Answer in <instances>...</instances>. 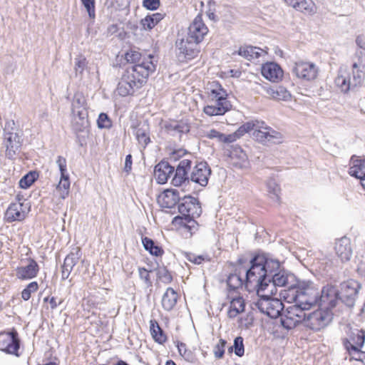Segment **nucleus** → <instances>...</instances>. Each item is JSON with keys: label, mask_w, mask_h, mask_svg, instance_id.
Listing matches in <instances>:
<instances>
[{"label": "nucleus", "mask_w": 365, "mask_h": 365, "mask_svg": "<svg viewBox=\"0 0 365 365\" xmlns=\"http://www.w3.org/2000/svg\"><path fill=\"white\" fill-rule=\"evenodd\" d=\"M264 260L265 262H262V264L265 272V281L269 283L270 282V278L272 277V274L279 271L280 264L278 260L267 257L264 255Z\"/></svg>", "instance_id": "473e14b6"}, {"label": "nucleus", "mask_w": 365, "mask_h": 365, "mask_svg": "<svg viewBox=\"0 0 365 365\" xmlns=\"http://www.w3.org/2000/svg\"><path fill=\"white\" fill-rule=\"evenodd\" d=\"M267 187L269 193L273 195V197H272L275 201L278 202L279 200V192L280 191L279 185L276 183V182L274 180L270 179L267 182Z\"/></svg>", "instance_id": "864d4df0"}, {"label": "nucleus", "mask_w": 365, "mask_h": 365, "mask_svg": "<svg viewBox=\"0 0 365 365\" xmlns=\"http://www.w3.org/2000/svg\"><path fill=\"white\" fill-rule=\"evenodd\" d=\"M160 5V0H143V6L148 10H156Z\"/></svg>", "instance_id": "0e129e2a"}, {"label": "nucleus", "mask_w": 365, "mask_h": 365, "mask_svg": "<svg viewBox=\"0 0 365 365\" xmlns=\"http://www.w3.org/2000/svg\"><path fill=\"white\" fill-rule=\"evenodd\" d=\"M38 289V284L36 282H30L21 292V297L27 301L31 298V294L36 292Z\"/></svg>", "instance_id": "603ef678"}, {"label": "nucleus", "mask_w": 365, "mask_h": 365, "mask_svg": "<svg viewBox=\"0 0 365 365\" xmlns=\"http://www.w3.org/2000/svg\"><path fill=\"white\" fill-rule=\"evenodd\" d=\"M262 75L272 82H278L282 78L283 71L278 64L270 62L262 66Z\"/></svg>", "instance_id": "bb28decb"}, {"label": "nucleus", "mask_w": 365, "mask_h": 365, "mask_svg": "<svg viewBox=\"0 0 365 365\" xmlns=\"http://www.w3.org/2000/svg\"><path fill=\"white\" fill-rule=\"evenodd\" d=\"M154 57L150 56L140 63H137L126 68L118 84L116 91L121 96L132 95L136 89L140 88L146 82L149 75L155 70Z\"/></svg>", "instance_id": "f257e3e1"}, {"label": "nucleus", "mask_w": 365, "mask_h": 365, "mask_svg": "<svg viewBox=\"0 0 365 365\" xmlns=\"http://www.w3.org/2000/svg\"><path fill=\"white\" fill-rule=\"evenodd\" d=\"M149 55L147 58H141V54L138 51L130 50L125 53V60L131 63L137 64L140 63L144 59H148L150 57Z\"/></svg>", "instance_id": "3c124183"}, {"label": "nucleus", "mask_w": 365, "mask_h": 365, "mask_svg": "<svg viewBox=\"0 0 365 365\" xmlns=\"http://www.w3.org/2000/svg\"><path fill=\"white\" fill-rule=\"evenodd\" d=\"M270 295L259 296L260 298L256 302L255 306L262 313L275 319L281 314L284 305L281 300L271 298Z\"/></svg>", "instance_id": "9d476101"}, {"label": "nucleus", "mask_w": 365, "mask_h": 365, "mask_svg": "<svg viewBox=\"0 0 365 365\" xmlns=\"http://www.w3.org/2000/svg\"><path fill=\"white\" fill-rule=\"evenodd\" d=\"M81 2L87 10L89 17L94 19L96 16L95 0H81Z\"/></svg>", "instance_id": "bf43d9fd"}, {"label": "nucleus", "mask_w": 365, "mask_h": 365, "mask_svg": "<svg viewBox=\"0 0 365 365\" xmlns=\"http://www.w3.org/2000/svg\"><path fill=\"white\" fill-rule=\"evenodd\" d=\"M56 163L58 166V168L61 172V177L63 176H68L67 174V169H66V160L62 156H58V159L56 160Z\"/></svg>", "instance_id": "e2e57ef3"}, {"label": "nucleus", "mask_w": 365, "mask_h": 365, "mask_svg": "<svg viewBox=\"0 0 365 365\" xmlns=\"http://www.w3.org/2000/svg\"><path fill=\"white\" fill-rule=\"evenodd\" d=\"M150 329L155 341L160 344H163L167 341L165 332L155 320L150 321Z\"/></svg>", "instance_id": "c9c22d12"}, {"label": "nucleus", "mask_w": 365, "mask_h": 365, "mask_svg": "<svg viewBox=\"0 0 365 365\" xmlns=\"http://www.w3.org/2000/svg\"><path fill=\"white\" fill-rule=\"evenodd\" d=\"M28 264L24 266L17 267L16 276L21 280H28L36 277L39 272V266L32 258L26 259Z\"/></svg>", "instance_id": "412c9836"}, {"label": "nucleus", "mask_w": 365, "mask_h": 365, "mask_svg": "<svg viewBox=\"0 0 365 365\" xmlns=\"http://www.w3.org/2000/svg\"><path fill=\"white\" fill-rule=\"evenodd\" d=\"M208 33V28L203 22L202 14H199L188 27L187 36L190 41L200 43Z\"/></svg>", "instance_id": "f3484780"}, {"label": "nucleus", "mask_w": 365, "mask_h": 365, "mask_svg": "<svg viewBox=\"0 0 365 365\" xmlns=\"http://www.w3.org/2000/svg\"><path fill=\"white\" fill-rule=\"evenodd\" d=\"M259 122V120L247 122L242 125V129H244V130H245L246 133L251 131H252L253 133L257 129V124Z\"/></svg>", "instance_id": "338daca9"}, {"label": "nucleus", "mask_w": 365, "mask_h": 365, "mask_svg": "<svg viewBox=\"0 0 365 365\" xmlns=\"http://www.w3.org/2000/svg\"><path fill=\"white\" fill-rule=\"evenodd\" d=\"M199 42L195 41H190L187 36L185 39H182L177 46L180 50V53L184 56V58L190 60L194 58L199 53L198 44Z\"/></svg>", "instance_id": "5701e85b"}, {"label": "nucleus", "mask_w": 365, "mask_h": 365, "mask_svg": "<svg viewBox=\"0 0 365 365\" xmlns=\"http://www.w3.org/2000/svg\"><path fill=\"white\" fill-rule=\"evenodd\" d=\"M264 262H265L264 255H257L249 262L250 268L245 270L246 287L253 284L257 289L258 296L272 294V290L269 289L270 284L265 281V272L262 264Z\"/></svg>", "instance_id": "f03ea898"}, {"label": "nucleus", "mask_w": 365, "mask_h": 365, "mask_svg": "<svg viewBox=\"0 0 365 365\" xmlns=\"http://www.w3.org/2000/svg\"><path fill=\"white\" fill-rule=\"evenodd\" d=\"M339 299V292L336 287L331 284L324 286L319 294L320 304L326 306L325 308L331 309L336 304Z\"/></svg>", "instance_id": "a211bd4d"}, {"label": "nucleus", "mask_w": 365, "mask_h": 365, "mask_svg": "<svg viewBox=\"0 0 365 365\" xmlns=\"http://www.w3.org/2000/svg\"><path fill=\"white\" fill-rule=\"evenodd\" d=\"M349 173L360 180L365 178V159L352 156L349 162Z\"/></svg>", "instance_id": "7c9ffc66"}, {"label": "nucleus", "mask_w": 365, "mask_h": 365, "mask_svg": "<svg viewBox=\"0 0 365 365\" xmlns=\"http://www.w3.org/2000/svg\"><path fill=\"white\" fill-rule=\"evenodd\" d=\"M252 136L257 141L264 144H278L283 140L282 134L267 125L264 121L257 123V129L252 133Z\"/></svg>", "instance_id": "6e6552de"}, {"label": "nucleus", "mask_w": 365, "mask_h": 365, "mask_svg": "<svg viewBox=\"0 0 365 365\" xmlns=\"http://www.w3.org/2000/svg\"><path fill=\"white\" fill-rule=\"evenodd\" d=\"M86 66V60L84 57H78L75 58V71L76 73H82Z\"/></svg>", "instance_id": "680f3d73"}, {"label": "nucleus", "mask_w": 365, "mask_h": 365, "mask_svg": "<svg viewBox=\"0 0 365 365\" xmlns=\"http://www.w3.org/2000/svg\"><path fill=\"white\" fill-rule=\"evenodd\" d=\"M208 90L209 97L215 101V104L204 107L205 114L210 116L221 115L231 109L232 105L227 98V93L218 82H212Z\"/></svg>", "instance_id": "20e7f679"}, {"label": "nucleus", "mask_w": 365, "mask_h": 365, "mask_svg": "<svg viewBox=\"0 0 365 365\" xmlns=\"http://www.w3.org/2000/svg\"><path fill=\"white\" fill-rule=\"evenodd\" d=\"M192 160L188 158H184L180 161L176 168L175 175L171 180L173 185L179 187L185 182H188L189 178L187 172L190 170Z\"/></svg>", "instance_id": "6ab92c4d"}, {"label": "nucleus", "mask_w": 365, "mask_h": 365, "mask_svg": "<svg viewBox=\"0 0 365 365\" xmlns=\"http://www.w3.org/2000/svg\"><path fill=\"white\" fill-rule=\"evenodd\" d=\"M163 15L160 13H155L151 15L146 16L140 20V26L143 29L150 31L154 28L162 19Z\"/></svg>", "instance_id": "e433bc0d"}, {"label": "nucleus", "mask_w": 365, "mask_h": 365, "mask_svg": "<svg viewBox=\"0 0 365 365\" xmlns=\"http://www.w3.org/2000/svg\"><path fill=\"white\" fill-rule=\"evenodd\" d=\"M211 174V170L206 162L197 163L193 168L190 180L201 186H206Z\"/></svg>", "instance_id": "aec40b11"}, {"label": "nucleus", "mask_w": 365, "mask_h": 365, "mask_svg": "<svg viewBox=\"0 0 365 365\" xmlns=\"http://www.w3.org/2000/svg\"><path fill=\"white\" fill-rule=\"evenodd\" d=\"M138 273L140 278L144 281L147 287L152 285V282L150 277V272L144 267H140L138 269Z\"/></svg>", "instance_id": "052dcab7"}, {"label": "nucleus", "mask_w": 365, "mask_h": 365, "mask_svg": "<svg viewBox=\"0 0 365 365\" xmlns=\"http://www.w3.org/2000/svg\"><path fill=\"white\" fill-rule=\"evenodd\" d=\"M231 164L237 168H244L247 167L248 158L247 154L240 148H235L230 153Z\"/></svg>", "instance_id": "2f4dec72"}, {"label": "nucleus", "mask_w": 365, "mask_h": 365, "mask_svg": "<svg viewBox=\"0 0 365 365\" xmlns=\"http://www.w3.org/2000/svg\"><path fill=\"white\" fill-rule=\"evenodd\" d=\"M245 310V302L242 297H237L232 299L227 314L230 318H235Z\"/></svg>", "instance_id": "58836bf2"}, {"label": "nucleus", "mask_w": 365, "mask_h": 365, "mask_svg": "<svg viewBox=\"0 0 365 365\" xmlns=\"http://www.w3.org/2000/svg\"><path fill=\"white\" fill-rule=\"evenodd\" d=\"M81 253L79 248H76L75 252H70L65 258L61 267V278L63 280L68 278L73 267L78 263L81 258Z\"/></svg>", "instance_id": "393cba45"}, {"label": "nucleus", "mask_w": 365, "mask_h": 365, "mask_svg": "<svg viewBox=\"0 0 365 365\" xmlns=\"http://www.w3.org/2000/svg\"><path fill=\"white\" fill-rule=\"evenodd\" d=\"M178 295L171 287H168L162 298V306L165 310L170 311L176 305Z\"/></svg>", "instance_id": "72a5a7b5"}, {"label": "nucleus", "mask_w": 365, "mask_h": 365, "mask_svg": "<svg viewBox=\"0 0 365 365\" xmlns=\"http://www.w3.org/2000/svg\"><path fill=\"white\" fill-rule=\"evenodd\" d=\"M205 136L210 139H217V141L222 143H232L235 138L233 135H225L215 129H211L207 132Z\"/></svg>", "instance_id": "a18cd8bd"}, {"label": "nucleus", "mask_w": 365, "mask_h": 365, "mask_svg": "<svg viewBox=\"0 0 365 365\" xmlns=\"http://www.w3.org/2000/svg\"><path fill=\"white\" fill-rule=\"evenodd\" d=\"M36 173L35 172H30L29 173L24 175L19 181V186L21 188L29 187L36 180Z\"/></svg>", "instance_id": "5fc2aeb1"}, {"label": "nucleus", "mask_w": 365, "mask_h": 365, "mask_svg": "<svg viewBox=\"0 0 365 365\" xmlns=\"http://www.w3.org/2000/svg\"><path fill=\"white\" fill-rule=\"evenodd\" d=\"M332 313L328 308L319 309L308 314H306L304 326L314 331H319L326 327L332 319Z\"/></svg>", "instance_id": "0eeeda50"}, {"label": "nucleus", "mask_w": 365, "mask_h": 365, "mask_svg": "<svg viewBox=\"0 0 365 365\" xmlns=\"http://www.w3.org/2000/svg\"><path fill=\"white\" fill-rule=\"evenodd\" d=\"M16 200V202L9 205L5 212V220L7 222L23 221L30 212L31 206L29 203L22 201L23 197L18 195Z\"/></svg>", "instance_id": "9b49d317"}, {"label": "nucleus", "mask_w": 365, "mask_h": 365, "mask_svg": "<svg viewBox=\"0 0 365 365\" xmlns=\"http://www.w3.org/2000/svg\"><path fill=\"white\" fill-rule=\"evenodd\" d=\"M185 257L187 261H189L195 264H201L204 262H210V258L207 255H197L192 252H185Z\"/></svg>", "instance_id": "de8ad7c7"}, {"label": "nucleus", "mask_w": 365, "mask_h": 365, "mask_svg": "<svg viewBox=\"0 0 365 365\" xmlns=\"http://www.w3.org/2000/svg\"><path fill=\"white\" fill-rule=\"evenodd\" d=\"M133 133L135 135L138 144L143 148L145 147L150 142V128L146 121L136 123L131 125Z\"/></svg>", "instance_id": "4be33fe9"}, {"label": "nucleus", "mask_w": 365, "mask_h": 365, "mask_svg": "<svg viewBox=\"0 0 365 365\" xmlns=\"http://www.w3.org/2000/svg\"><path fill=\"white\" fill-rule=\"evenodd\" d=\"M335 252L342 262L349 261L352 255L351 240L346 237H343L335 243Z\"/></svg>", "instance_id": "a878e982"}, {"label": "nucleus", "mask_w": 365, "mask_h": 365, "mask_svg": "<svg viewBox=\"0 0 365 365\" xmlns=\"http://www.w3.org/2000/svg\"><path fill=\"white\" fill-rule=\"evenodd\" d=\"M364 78V66L354 63L351 74L345 69H340L335 79L336 86L340 91L346 93L356 87L361 86Z\"/></svg>", "instance_id": "39448f33"}, {"label": "nucleus", "mask_w": 365, "mask_h": 365, "mask_svg": "<svg viewBox=\"0 0 365 365\" xmlns=\"http://www.w3.org/2000/svg\"><path fill=\"white\" fill-rule=\"evenodd\" d=\"M20 339L16 330L0 333V351L7 354L20 356Z\"/></svg>", "instance_id": "ddd939ff"}, {"label": "nucleus", "mask_w": 365, "mask_h": 365, "mask_svg": "<svg viewBox=\"0 0 365 365\" xmlns=\"http://www.w3.org/2000/svg\"><path fill=\"white\" fill-rule=\"evenodd\" d=\"M350 355V360L359 361L365 364V353L359 350V348H354L347 350Z\"/></svg>", "instance_id": "6e6d98bb"}, {"label": "nucleus", "mask_w": 365, "mask_h": 365, "mask_svg": "<svg viewBox=\"0 0 365 365\" xmlns=\"http://www.w3.org/2000/svg\"><path fill=\"white\" fill-rule=\"evenodd\" d=\"M72 115H84L88 114V105L85 96L81 92L75 93L71 101Z\"/></svg>", "instance_id": "c85d7f7f"}, {"label": "nucleus", "mask_w": 365, "mask_h": 365, "mask_svg": "<svg viewBox=\"0 0 365 365\" xmlns=\"http://www.w3.org/2000/svg\"><path fill=\"white\" fill-rule=\"evenodd\" d=\"M181 217H199L202 213L200 204L197 198L190 195L184 196L178 205Z\"/></svg>", "instance_id": "2eb2a0df"}, {"label": "nucleus", "mask_w": 365, "mask_h": 365, "mask_svg": "<svg viewBox=\"0 0 365 365\" xmlns=\"http://www.w3.org/2000/svg\"><path fill=\"white\" fill-rule=\"evenodd\" d=\"M174 167L166 161H160L155 167L154 174L158 183L165 184L168 178L174 173Z\"/></svg>", "instance_id": "cd10ccee"}, {"label": "nucleus", "mask_w": 365, "mask_h": 365, "mask_svg": "<svg viewBox=\"0 0 365 365\" xmlns=\"http://www.w3.org/2000/svg\"><path fill=\"white\" fill-rule=\"evenodd\" d=\"M23 143V138L17 132L15 128V122L14 120H7L3 130L2 145L5 149V155L9 158H14Z\"/></svg>", "instance_id": "423d86ee"}, {"label": "nucleus", "mask_w": 365, "mask_h": 365, "mask_svg": "<svg viewBox=\"0 0 365 365\" xmlns=\"http://www.w3.org/2000/svg\"><path fill=\"white\" fill-rule=\"evenodd\" d=\"M319 290L312 282L298 280L294 288L289 291L288 299L308 310L319 302Z\"/></svg>", "instance_id": "7ed1b4c3"}, {"label": "nucleus", "mask_w": 365, "mask_h": 365, "mask_svg": "<svg viewBox=\"0 0 365 365\" xmlns=\"http://www.w3.org/2000/svg\"><path fill=\"white\" fill-rule=\"evenodd\" d=\"M142 243L145 250L148 251L152 255L160 257L162 256L164 253L162 247L156 245V243L149 237H143Z\"/></svg>", "instance_id": "a19ab883"}, {"label": "nucleus", "mask_w": 365, "mask_h": 365, "mask_svg": "<svg viewBox=\"0 0 365 365\" xmlns=\"http://www.w3.org/2000/svg\"><path fill=\"white\" fill-rule=\"evenodd\" d=\"M72 128L76 133L84 132L88 127V114L84 115H72Z\"/></svg>", "instance_id": "ea45409f"}, {"label": "nucleus", "mask_w": 365, "mask_h": 365, "mask_svg": "<svg viewBox=\"0 0 365 365\" xmlns=\"http://www.w3.org/2000/svg\"><path fill=\"white\" fill-rule=\"evenodd\" d=\"M180 200L179 192L175 189H168L158 197L159 205L164 208L174 207Z\"/></svg>", "instance_id": "b1692460"}, {"label": "nucleus", "mask_w": 365, "mask_h": 365, "mask_svg": "<svg viewBox=\"0 0 365 365\" xmlns=\"http://www.w3.org/2000/svg\"><path fill=\"white\" fill-rule=\"evenodd\" d=\"M305 310L307 309L302 307L298 303H294V304L288 307L284 314L281 318L282 326L287 329H291L301 322L304 324L306 319Z\"/></svg>", "instance_id": "1a4fd4ad"}, {"label": "nucleus", "mask_w": 365, "mask_h": 365, "mask_svg": "<svg viewBox=\"0 0 365 365\" xmlns=\"http://www.w3.org/2000/svg\"><path fill=\"white\" fill-rule=\"evenodd\" d=\"M165 132L171 135H180L190 131V126L183 121L170 120L163 123V125Z\"/></svg>", "instance_id": "c756f323"}, {"label": "nucleus", "mask_w": 365, "mask_h": 365, "mask_svg": "<svg viewBox=\"0 0 365 365\" xmlns=\"http://www.w3.org/2000/svg\"><path fill=\"white\" fill-rule=\"evenodd\" d=\"M294 9L307 14H314L317 11L316 5L312 0H299Z\"/></svg>", "instance_id": "37998d69"}, {"label": "nucleus", "mask_w": 365, "mask_h": 365, "mask_svg": "<svg viewBox=\"0 0 365 365\" xmlns=\"http://www.w3.org/2000/svg\"><path fill=\"white\" fill-rule=\"evenodd\" d=\"M69 190H70L69 176L61 177L59 182L56 187V194L58 195V197L61 199L64 200L68 196Z\"/></svg>", "instance_id": "79ce46f5"}, {"label": "nucleus", "mask_w": 365, "mask_h": 365, "mask_svg": "<svg viewBox=\"0 0 365 365\" xmlns=\"http://www.w3.org/2000/svg\"><path fill=\"white\" fill-rule=\"evenodd\" d=\"M156 274L158 279L164 284H169L173 281V277L165 267H159L156 269Z\"/></svg>", "instance_id": "09e8293b"}, {"label": "nucleus", "mask_w": 365, "mask_h": 365, "mask_svg": "<svg viewBox=\"0 0 365 365\" xmlns=\"http://www.w3.org/2000/svg\"><path fill=\"white\" fill-rule=\"evenodd\" d=\"M356 43L360 48L365 50V37L364 36H358L356 38Z\"/></svg>", "instance_id": "774afa93"}, {"label": "nucleus", "mask_w": 365, "mask_h": 365, "mask_svg": "<svg viewBox=\"0 0 365 365\" xmlns=\"http://www.w3.org/2000/svg\"><path fill=\"white\" fill-rule=\"evenodd\" d=\"M196 217H176L175 221H179L181 226L186 228L191 234L197 230L198 224L195 220Z\"/></svg>", "instance_id": "c03bdc74"}, {"label": "nucleus", "mask_w": 365, "mask_h": 365, "mask_svg": "<svg viewBox=\"0 0 365 365\" xmlns=\"http://www.w3.org/2000/svg\"><path fill=\"white\" fill-rule=\"evenodd\" d=\"M365 341V331L363 330H356L352 333L350 341H346L344 344L346 349L350 350L354 348H361L363 346Z\"/></svg>", "instance_id": "f704fd0d"}, {"label": "nucleus", "mask_w": 365, "mask_h": 365, "mask_svg": "<svg viewBox=\"0 0 365 365\" xmlns=\"http://www.w3.org/2000/svg\"><path fill=\"white\" fill-rule=\"evenodd\" d=\"M97 123L100 128H109L112 125L111 120L108 115L104 113L99 115Z\"/></svg>", "instance_id": "13d9d810"}, {"label": "nucleus", "mask_w": 365, "mask_h": 365, "mask_svg": "<svg viewBox=\"0 0 365 365\" xmlns=\"http://www.w3.org/2000/svg\"><path fill=\"white\" fill-rule=\"evenodd\" d=\"M290 94L285 90L280 88L279 90H277L275 92H273V98L278 100H285L287 97H289Z\"/></svg>", "instance_id": "69168bd1"}, {"label": "nucleus", "mask_w": 365, "mask_h": 365, "mask_svg": "<svg viewBox=\"0 0 365 365\" xmlns=\"http://www.w3.org/2000/svg\"><path fill=\"white\" fill-rule=\"evenodd\" d=\"M292 72L297 78L309 81L317 78L318 68L313 63L300 61L294 63Z\"/></svg>", "instance_id": "dca6fc26"}, {"label": "nucleus", "mask_w": 365, "mask_h": 365, "mask_svg": "<svg viewBox=\"0 0 365 365\" xmlns=\"http://www.w3.org/2000/svg\"><path fill=\"white\" fill-rule=\"evenodd\" d=\"M298 279L294 274L292 273H287L284 270H279L277 273L272 274L270 278V282L269 284V289L272 290V294H274V289L276 287H284L286 296L285 298H288V292L291 289H294L296 284H297Z\"/></svg>", "instance_id": "f8f14e48"}, {"label": "nucleus", "mask_w": 365, "mask_h": 365, "mask_svg": "<svg viewBox=\"0 0 365 365\" xmlns=\"http://www.w3.org/2000/svg\"><path fill=\"white\" fill-rule=\"evenodd\" d=\"M234 351L237 356H242L245 353L243 338L237 336L234 340L233 346L229 348V351Z\"/></svg>", "instance_id": "8fccbe9b"}, {"label": "nucleus", "mask_w": 365, "mask_h": 365, "mask_svg": "<svg viewBox=\"0 0 365 365\" xmlns=\"http://www.w3.org/2000/svg\"><path fill=\"white\" fill-rule=\"evenodd\" d=\"M361 284L356 280L349 279L340 284L339 299L346 306L354 307Z\"/></svg>", "instance_id": "4468645a"}, {"label": "nucleus", "mask_w": 365, "mask_h": 365, "mask_svg": "<svg viewBox=\"0 0 365 365\" xmlns=\"http://www.w3.org/2000/svg\"><path fill=\"white\" fill-rule=\"evenodd\" d=\"M240 274V270L239 271V274L235 273L229 275L227 279V284L230 290H235L241 287L244 284V280L242 279Z\"/></svg>", "instance_id": "49530a36"}, {"label": "nucleus", "mask_w": 365, "mask_h": 365, "mask_svg": "<svg viewBox=\"0 0 365 365\" xmlns=\"http://www.w3.org/2000/svg\"><path fill=\"white\" fill-rule=\"evenodd\" d=\"M263 53V50L258 47L245 46L240 48L238 53L244 58L251 61L258 58Z\"/></svg>", "instance_id": "4c0bfd02"}, {"label": "nucleus", "mask_w": 365, "mask_h": 365, "mask_svg": "<svg viewBox=\"0 0 365 365\" xmlns=\"http://www.w3.org/2000/svg\"><path fill=\"white\" fill-rule=\"evenodd\" d=\"M226 344V341L220 339L218 344H217L214 347V355L217 359H221L223 357L225 354V346Z\"/></svg>", "instance_id": "4d7b16f0"}]
</instances>
